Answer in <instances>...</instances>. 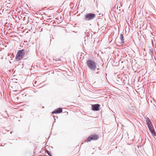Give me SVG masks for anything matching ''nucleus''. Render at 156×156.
Listing matches in <instances>:
<instances>
[{
	"mask_svg": "<svg viewBox=\"0 0 156 156\" xmlns=\"http://www.w3.org/2000/svg\"><path fill=\"white\" fill-rule=\"evenodd\" d=\"M87 64L88 68L91 70H94L96 69L97 63L91 60L87 61Z\"/></svg>",
	"mask_w": 156,
	"mask_h": 156,
	"instance_id": "obj_1",
	"label": "nucleus"
},
{
	"mask_svg": "<svg viewBox=\"0 0 156 156\" xmlns=\"http://www.w3.org/2000/svg\"><path fill=\"white\" fill-rule=\"evenodd\" d=\"M25 51L24 49L18 51L16 57V58L17 61H19L23 58L25 55Z\"/></svg>",
	"mask_w": 156,
	"mask_h": 156,
	"instance_id": "obj_2",
	"label": "nucleus"
},
{
	"mask_svg": "<svg viewBox=\"0 0 156 156\" xmlns=\"http://www.w3.org/2000/svg\"><path fill=\"white\" fill-rule=\"evenodd\" d=\"M95 17V15L94 13H88L85 16L84 20L86 21H90L92 20Z\"/></svg>",
	"mask_w": 156,
	"mask_h": 156,
	"instance_id": "obj_3",
	"label": "nucleus"
},
{
	"mask_svg": "<svg viewBox=\"0 0 156 156\" xmlns=\"http://www.w3.org/2000/svg\"><path fill=\"white\" fill-rule=\"evenodd\" d=\"M98 136L97 135H91L88 137L86 140L87 142L90 141L91 140H95L98 139Z\"/></svg>",
	"mask_w": 156,
	"mask_h": 156,
	"instance_id": "obj_4",
	"label": "nucleus"
},
{
	"mask_svg": "<svg viewBox=\"0 0 156 156\" xmlns=\"http://www.w3.org/2000/svg\"><path fill=\"white\" fill-rule=\"evenodd\" d=\"M148 127L152 134L153 135H155V131L153 127L152 126V125H149V126H148Z\"/></svg>",
	"mask_w": 156,
	"mask_h": 156,
	"instance_id": "obj_5",
	"label": "nucleus"
},
{
	"mask_svg": "<svg viewBox=\"0 0 156 156\" xmlns=\"http://www.w3.org/2000/svg\"><path fill=\"white\" fill-rule=\"evenodd\" d=\"M62 112V110L61 108H58L57 109L54 111L52 113H59Z\"/></svg>",
	"mask_w": 156,
	"mask_h": 156,
	"instance_id": "obj_6",
	"label": "nucleus"
},
{
	"mask_svg": "<svg viewBox=\"0 0 156 156\" xmlns=\"http://www.w3.org/2000/svg\"><path fill=\"white\" fill-rule=\"evenodd\" d=\"M100 105H94L93 107V109L94 110L98 111L99 110Z\"/></svg>",
	"mask_w": 156,
	"mask_h": 156,
	"instance_id": "obj_7",
	"label": "nucleus"
},
{
	"mask_svg": "<svg viewBox=\"0 0 156 156\" xmlns=\"http://www.w3.org/2000/svg\"><path fill=\"white\" fill-rule=\"evenodd\" d=\"M146 121L147 122L148 126H149V125H152L151 123L148 118L147 117L146 118Z\"/></svg>",
	"mask_w": 156,
	"mask_h": 156,
	"instance_id": "obj_8",
	"label": "nucleus"
},
{
	"mask_svg": "<svg viewBox=\"0 0 156 156\" xmlns=\"http://www.w3.org/2000/svg\"><path fill=\"white\" fill-rule=\"evenodd\" d=\"M120 39L121 40L122 43H124V37L122 34H121L120 35Z\"/></svg>",
	"mask_w": 156,
	"mask_h": 156,
	"instance_id": "obj_9",
	"label": "nucleus"
},
{
	"mask_svg": "<svg viewBox=\"0 0 156 156\" xmlns=\"http://www.w3.org/2000/svg\"><path fill=\"white\" fill-rule=\"evenodd\" d=\"M47 152H48V154H49V153H49V151H47Z\"/></svg>",
	"mask_w": 156,
	"mask_h": 156,
	"instance_id": "obj_10",
	"label": "nucleus"
},
{
	"mask_svg": "<svg viewBox=\"0 0 156 156\" xmlns=\"http://www.w3.org/2000/svg\"><path fill=\"white\" fill-rule=\"evenodd\" d=\"M33 156H35L33 155Z\"/></svg>",
	"mask_w": 156,
	"mask_h": 156,
	"instance_id": "obj_11",
	"label": "nucleus"
}]
</instances>
